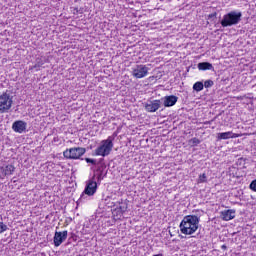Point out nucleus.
Returning <instances> with one entry per match:
<instances>
[{
	"mask_svg": "<svg viewBox=\"0 0 256 256\" xmlns=\"http://www.w3.org/2000/svg\"><path fill=\"white\" fill-rule=\"evenodd\" d=\"M209 19H213V17H217V12H214L212 14H209Z\"/></svg>",
	"mask_w": 256,
	"mask_h": 256,
	"instance_id": "nucleus-24",
	"label": "nucleus"
},
{
	"mask_svg": "<svg viewBox=\"0 0 256 256\" xmlns=\"http://www.w3.org/2000/svg\"><path fill=\"white\" fill-rule=\"evenodd\" d=\"M86 152L87 150L85 148L77 147L64 151L63 155L66 159H80Z\"/></svg>",
	"mask_w": 256,
	"mask_h": 256,
	"instance_id": "nucleus-5",
	"label": "nucleus"
},
{
	"mask_svg": "<svg viewBox=\"0 0 256 256\" xmlns=\"http://www.w3.org/2000/svg\"><path fill=\"white\" fill-rule=\"evenodd\" d=\"M189 143H191V145H199V143H201V140H199V138H192L190 139Z\"/></svg>",
	"mask_w": 256,
	"mask_h": 256,
	"instance_id": "nucleus-19",
	"label": "nucleus"
},
{
	"mask_svg": "<svg viewBox=\"0 0 256 256\" xmlns=\"http://www.w3.org/2000/svg\"><path fill=\"white\" fill-rule=\"evenodd\" d=\"M203 85L206 89H209L210 87H213L215 83L213 82V80H206Z\"/></svg>",
	"mask_w": 256,
	"mask_h": 256,
	"instance_id": "nucleus-17",
	"label": "nucleus"
},
{
	"mask_svg": "<svg viewBox=\"0 0 256 256\" xmlns=\"http://www.w3.org/2000/svg\"><path fill=\"white\" fill-rule=\"evenodd\" d=\"M237 137H239V134H235L232 131L217 134L218 140L237 139Z\"/></svg>",
	"mask_w": 256,
	"mask_h": 256,
	"instance_id": "nucleus-12",
	"label": "nucleus"
},
{
	"mask_svg": "<svg viewBox=\"0 0 256 256\" xmlns=\"http://www.w3.org/2000/svg\"><path fill=\"white\" fill-rule=\"evenodd\" d=\"M67 239V230L63 232H55L54 235V245L55 247H59L63 241Z\"/></svg>",
	"mask_w": 256,
	"mask_h": 256,
	"instance_id": "nucleus-10",
	"label": "nucleus"
},
{
	"mask_svg": "<svg viewBox=\"0 0 256 256\" xmlns=\"http://www.w3.org/2000/svg\"><path fill=\"white\" fill-rule=\"evenodd\" d=\"M145 109L148 111V113H155V111L161 109V100L148 101L145 104Z\"/></svg>",
	"mask_w": 256,
	"mask_h": 256,
	"instance_id": "nucleus-8",
	"label": "nucleus"
},
{
	"mask_svg": "<svg viewBox=\"0 0 256 256\" xmlns=\"http://www.w3.org/2000/svg\"><path fill=\"white\" fill-rule=\"evenodd\" d=\"M37 67H41V64L34 65V69H37Z\"/></svg>",
	"mask_w": 256,
	"mask_h": 256,
	"instance_id": "nucleus-25",
	"label": "nucleus"
},
{
	"mask_svg": "<svg viewBox=\"0 0 256 256\" xmlns=\"http://www.w3.org/2000/svg\"><path fill=\"white\" fill-rule=\"evenodd\" d=\"M200 218L196 215H187L180 223V231L183 235H193L199 229Z\"/></svg>",
	"mask_w": 256,
	"mask_h": 256,
	"instance_id": "nucleus-1",
	"label": "nucleus"
},
{
	"mask_svg": "<svg viewBox=\"0 0 256 256\" xmlns=\"http://www.w3.org/2000/svg\"><path fill=\"white\" fill-rule=\"evenodd\" d=\"M84 193L85 195H89V197L97 193V181H95V175L87 182Z\"/></svg>",
	"mask_w": 256,
	"mask_h": 256,
	"instance_id": "nucleus-7",
	"label": "nucleus"
},
{
	"mask_svg": "<svg viewBox=\"0 0 256 256\" xmlns=\"http://www.w3.org/2000/svg\"><path fill=\"white\" fill-rule=\"evenodd\" d=\"M149 74V68L145 65H137L136 68L133 69V77L136 79H143V77H147Z\"/></svg>",
	"mask_w": 256,
	"mask_h": 256,
	"instance_id": "nucleus-6",
	"label": "nucleus"
},
{
	"mask_svg": "<svg viewBox=\"0 0 256 256\" xmlns=\"http://www.w3.org/2000/svg\"><path fill=\"white\" fill-rule=\"evenodd\" d=\"M198 69L199 71H212L213 64L209 62H200L198 63Z\"/></svg>",
	"mask_w": 256,
	"mask_h": 256,
	"instance_id": "nucleus-15",
	"label": "nucleus"
},
{
	"mask_svg": "<svg viewBox=\"0 0 256 256\" xmlns=\"http://www.w3.org/2000/svg\"><path fill=\"white\" fill-rule=\"evenodd\" d=\"M117 134L114 133L112 136H109L106 140L101 141V145L95 150V155L101 157H107L113 151V141H115Z\"/></svg>",
	"mask_w": 256,
	"mask_h": 256,
	"instance_id": "nucleus-2",
	"label": "nucleus"
},
{
	"mask_svg": "<svg viewBox=\"0 0 256 256\" xmlns=\"http://www.w3.org/2000/svg\"><path fill=\"white\" fill-rule=\"evenodd\" d=\"M80 199H83V195L80 197Z\"/></svg>",
	"mask_w": 256,
	"mask_h": 256,
	"instance_id": "nucleus-27",
	"label": "nucleus"
},
{
	"mask_svg": "<svg viewBox=\"0 0 256 256\" xmlns=\"http://www.w3.org/2000/svg\"><path fill=\"white\" fill-rule=\"evenodd\" d=\"M12 129L15 133H24L27 130V122L17 120L12 124Z\"/></svg>",
	"mask_w": 256,
	"mask_h": 256,
	"instance_id": "nucleus-9",
	"label": "nucleus"
},
{
	"mask_svg": "<svg viewBox=\"0 0 256 256\" xmlns=\"http://www.w3.org/2000/svg\"><path fill=\"white\" fill-rule=\"evenodd\" d=\"M85 161H86V163H91L92 165H97V160H95V159L86 158Z\"/></svg>",
	"mask_w": 256,
	"mask_h": 256,
	"instance_id": "nucleus-21",
	"label": "nucleus"
},
{
	"mask_svg": "<svg viewBox=\"0 0 256 256\" xmlns=\"http://www.w3.org/2000/svg\"><path fill=\"white\" fill-rule=\"evenodd\" d=\"M250 189L252 191H256V179L250 183Z\"/></svg>",
	"mask_w": 256,
	"mask_h": 256,
	"instance_id": "nucleus-22",
	"label": "nucleus"
},
{
	"mask_svg": "<svg viewBox=\"0 0 256 256\" xmlns=\"http://www.w3.org/2000/svg\"><path fill=\"white\" fill-rule=\"evenodd\" d=\"M221 249H227V246L226 245H222Z\"/></svg>",
	"mask_w": 256,
	"mask_h": 256,
	"instance_id": "nucleus-26",
	"label": "nucleus"
},
{
	"mask_svg": "<svg viewBox=\"0 0 256 256\" xmlns=\"http://www.w3.org/2000/svg\"><path fill=\"white\" fill-rule=\"evenodd\" d=\"M199 182L207 183V175L205 173L199 176Z\"/></svg>",
	"mask_w": 256,
	"mask_h": 256,
	"instance_id": "nucleus-20",
	"label": "nucleus"
},
{
	"mask_svg": "<svg viewBox=\"0 0 256 256\" xmlns=\"http://www.w3.org/2000/svg\"><path fill=\"white\" fill-rule=\"evenodd\" d=\"M164 107H173L177 101H179V97L175 96V95H170V96H165L164 98H162Z\"/></svg>",
	"mask_w": 256,
	"mask_h": 256,
	"instance_id": "nucleus-11",
	"label": "nucleus"
},
{
	"mask_svg": "<svg viewBox=\"0 0 256 256\" xmlns=\"http://www.w3.org/2000/svg\"><path fill=\"white\" fill-rule=\"evenodd\" d=\"M203 87H204V84L203 82H196L194 85H193V90L194 91H203Z\"/></svg>",
	"mask_w": 256,
	"mask_h": 256,
	"instance_id": "nucleus-16",
	"label": "nucleus"
},
{
	"mask_svg": "<svg viewBox=\"0 0 256 256\" xmlns=\"http://www.w3.org/2000/svg\"><path fill=\"white\" fill-rule=\"evenodd\" d=\"M221 217L223 221H231L235 219V210H224L221 212Z\"/></svg>",
	"mask_w": 256,
	"mask_h": 256,
	"instance_id": "nucleus-14",
	"label": "nucleus"
},
{
	"mask_svg": "<svg viewBox=\"0 0 256 256\" xmlns=\"http://www.w3.org/2000/svg\"><path fill=\"white\" fill-rule=\"evenodd\" d=\"M243 13L237 11H231L223 16L220 24L222 27H233V25H239L241 23V18Z\"/></svg>",
	"mask_w": 256,
	"mask_h": 256,
	"instance_id": "nucleus-3",
	"label": "nucleus"
},
{
	"mask_svg": "<svg viewBox=\"0 0 256 256\" xmlns=\"http://www.w3.org/2000/svg\"><path fill=\"white\" fill-rule=\"evenodd\" d=\"M0 171H2L4 177H7L15 173V166H13V164H8L6 166L0 167Z\"/></svg>",
	"mask_w": 256,
	"mask_h": 256,
	"instance_id": "nucleus-13",
	"label": "nucleus"
},
{
	"mask_svg": "<svg viewBox=\"0 0 256 256\" xmlns=\"http://www.w3.org/2000/svg\"><path fill=\"white\" fill-rule=\"evenodd\" d=\"M11 107H13V97L7 92L0 94V113H9Z\"/></svg>",
	"mask_w": 256,
	"mask_h": 256,
	"instance_id": "nucleus-4",
	"label": "nucleus"
},
{
	"mask_svg": "<svg viewBox=\"0 0 256 256\" xmlns=\"http://www.w3.org/2000/svg\"><path fill=\"white\" fill-rule=\"evenodd\" d=\"M101 179H103V172H100L97 176L98 181H101Z\"/></svg>",
	"mask_w": 256,
	"mask_h": 256,
	"instance_id": "nucleus-23",
	"label": "nucleus"
},
{
	"mask_svg": "<svg viewBox=\"0 0 256 256\" xmlns=\"http://www.w3.org/2000/svg\"><path fill=\"white\" fill-rule=\"evenodd\" d=\"M7 229H9V227H7V225L5 223L0 222V234L5 233V231H7Z\"/></svg>",
	"mask_w": 256,
	"mask_h": 256,
	"instance_id": "nucleus-18",
	"label": "nucleus"
}]
</instances>
